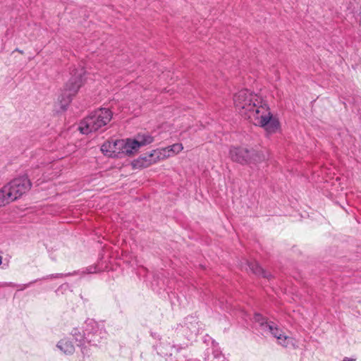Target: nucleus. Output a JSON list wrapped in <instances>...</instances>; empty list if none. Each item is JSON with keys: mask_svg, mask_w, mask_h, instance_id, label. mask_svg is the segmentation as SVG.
<instances>
[{"mask_svg": "<svg viewBox=\"0 0 361 361\" xmlns=\"http://www.w3.org/2000/svg\"><path fill=\"white\" fill-rule=\"evenodd\" d=\"M71 335L77 345L81 348V352L84 355H89L85 343L92 346H99L107 338V333L104 325L90 319L85 321V326L82 328H73Z\"/></svg>", "mask_w": 361, "mask_h": 361, "instance_id": "nucleus-1", "label": "nucleus"}, {"mask_svg": "<svg viewBox=\"0 0 361 361\" xmlns=\"http://www.w3.org/2000/svg\"><path fill=\"white\" fill-rule=\"evenodd\" d=\"M150 335L154 339L156 340L155 342H161V341H163L166 338L161 336L159 334H158L157 332H153V331H151L150 332Z\"/></svg>", "mask_w": 361, "mask_h": 361, "instance_id": "nucleus-31", "label": "nucleus"}, {"mask_svg": "<svg viewBox=\"0 0 361 361\" xmlns=\"http://www.w3.org/2000/svg\"><path fill=\"white\" fill-rule=\"evenodd\" d=\"M229 156L233 161L240 164H257L266 159L262 152L244 147H231Z\"/></svg>", "mask_w": 361, "mask_h": 361, "instance_id": "nucleus-4", "label": "nucleus"}, {"mask_svg": "<svg viewBox=\"0 0 361 361\" xmlns=\"http://www.w3.org/2000/svg\"><path fill=\"white\" fill-rule=\"evenodd\" d=\"M135 140L139 143L140 147H143L151 144L154 141V137L149 133L137 134Z\"/></svg>", "mask_w": 361, "mask_h": 361, "instance_id": "nucleus-20", "label": "nucleus"}, {"mask_svg": "<svg viewBox=\"0 0 361 361\" xmlns=\"http://www.w3.org/2000/svg\"><path fill=\"white\" fill-rule=\"evenodd\" d=\"M259 126L262 128L267 133L274 134L279 131L281 128L279 119L269 111L267 113L262 112L258 117Z\"/></svg>", "mask_w": 361, "mask_h": 361, "instance_id": "nucleus-7", "label": "nucleus"}, {"mask_svg": "<svg viewBox=\"0 0 361 361\" xmlns=\"http://www.w3.org/2000/svg\"><path fill=\"white\" fill-rule=\"evenodd\" d=\"M101 151L106 156H109L111 153V143L109 141L104 142L101 146Z\"/></svg>", "mask_w": 361, "mask_h": 361, "instance_id": "nucleus-27", "label": "nucleus"}, {"mask_svg": "<svg viewBox=\"0 0 361 361\" xmlns=\"http://www.w3.org/2000/svg\"><path fill=\"white\" fill-rule=\"evenodd\" d=\"M2 259H3L2 256L0 255V265H1V264H2Z\"/></svg>", "mask_w": 361, "mask_h": 361, "instance_id": "nucleus-36", "label": "nucleus"}, {"mask_svg": "<svg viewBox=\"0 0 361 361\" xmlns=\"http://www.w3.org/2000/svg\"><path fill=\"white\" fill-rule=\"evenodd\" d=\"M253 321L259 325L260 330L264 332L267 331V328L271 322L268 321V319L259 312H255L253 315Z\"/></svg>", "mask_w": 361, "mask_h": 361, "instance_id": "nucleus-18", "label": "nucleus"}, {"mask_svg": "<svg viewBox=\"0 0 361 361\" xmlns=\"http://www.w3.org/2000/svg\"><path fill=\"white\" fill-rule=\"evenodd\" d=\"M342 361H355V359H353V358H350V357H345L343 359Z\"/></svg>", "mask_w": 361, "mask_h": 361, "instance_id": "nucleus-33", "label": "nucleus"}, {"mask_svg": "<svg viewBox=\"0 0 361 361\" xmlns=\"http://www.w3.org/2000/svg\"><path fill=\"white\" fill-rule=\"evenodd\" d=\"M112 118L113 112L109 109L97 108L80 121L78 130L83 135L97 132L106 126Z\"/></svg>", "mask_w": 361, "mask_h": 361, "instance_id": "nucleus-3", "label": "nucleus"}, {"mask_svg": "<svg viewBox=\"0 0 361 361\" xmlns=\"http://www.w3.org/2000/svg\"><path fill=\"white\" fill-rule=\"evenodd\" d=\"M245 264L249 269L257 276H260L268 280H271L274 278L271 273L264 269L257 261L246 260Z\"/></svg>", "mask_w": 361, "mask_h": 361, "instance_id": "nucleus-9", "label": "nucleus"}, {"mask_svg": "<svg viewBox=\"0 0 361 361\" xmlns=\"http://www.w3.org/2000/svg\"><path fill=\"white\" fill-rule=\"evenodd\" d=\"M328 183H331V189L329 191L331 196H336L338 195H340L339 190L341 191H343V185L345 182H337V183L334 182H327Z\"/></svg>", "mask_w": 361, "mask_h": 361, "instance_id": "nucleus-22", "label": "nucleus"}, {"mask_svg": "<svg viewBox=\"0 0 361 361\" xmlns=\"http://www.w3.org/2000/svg\"><path fill=\"white\" fill-rule=\"evenodd\" d=\"M174 344L171 345V343L165 338L161 342H155L153 343L152 348L155 350L158 355L160 357H168L171 355V352L175 348Z\"/></svg>", "mask_w": 361, "mask_h": 361, "instance_id": "nucleus-10", "label": "nucleus"}, {"mask_svg": "<svg viewBox=\"0 0 361 361\" xmlns=\"http://www.w3.org/2000/svg\"><path fill=\"white\" fill-rule=\"evenodd\" d=\"M236 107L247 111H254L259 101L257 94L250 92L247 89H243L235 94L233 97Z\"/></svg>", "mask_w": 361, "mask_h": 361, "instance_id": "nucleus-6", "label": "nucleus"}, {"mask_svg": "<svg viewBox=\"0 0 361 361\" xmlns=\"http://www.w3.org/2000/svg\"><path fill=\"white\" fill-rule=\"evenodd\" d=\"M153 158L151 157V152H148L141 154L137 159H134L132 163V167L135 169L146 168L154 164Z\"/></svg>", "mask_w": 361, "mask_h": 361, "instance_id": "nucleus-12", "label": "nucleus"}, {"mask_svg": "<svg viewBox=\"0 0 361 361\" xmlns=\"http://www.w3.org/2000/svg\"><path fill=\"white\" fill-rule=\"evenodd\" d=\"M150 152L151 157L153 158L152 161H154V164L160 160H163L171 157L170 152L169 151V149H167V147L165 148L153 149L150 151Z\"/></svg>", "mask_w": 361, "mask_h": 361, "instance_id": "nucleus-17", "label": "nucleus"}, {"mask_svg": "<svg viewBox=\"0 0 361 361\" xmlns=\"http://www.w3.org/2000/svg\"><path fill=\"white\" fill-rule=\"evenodd\" d=\"M97 268L96 266H90V267H88L85 269V271H82L81 273L82 274H93V273H97Z\"/></svg>", "mask_w": 361, "mask_h": 361, "instance_id": "nucleus-30", "label": "nucleus"}, {"mask_svg": "<svg viewBox=\"0 0 361 361\" xmlns=\"http://www.w3.org/2000/svg\"><path fill=\"white\" fill-rule=\"evenodd\" d=\"M184 324L188 326L190 330V336H197L200 334L201 327L196 316L189 315L184 318Z\"/></svg>", "mask_w": 361, "mask_h": 361, "instance_id": "nucleus-13", "label": "nucleus"}, {"mask_svg": "<svg viewBox=\"0 0 361 361\" xmlns=\"http://www.w3.org/2000/svg\"><path fill=\"white\" fill-rule=\"evenodd\" d=\"M267 331L275 337L278 340L279 343L283 347H288L290 342H292L291 338L285 336L283 331L274 322H271L266 332Z\"/></svg>", "mask_w": 361, "mask_h": 361, "instance_id": "nucleus-8", "label": "nucleus"}, {"mask_svg": "<svg viewBox=\"0 0 361 361\" xmlns=\"http://www.w3.org/2000/svg\"><path fill=\"white\" fill-rule=\"evenodd\" d=\"M335 180H336V181L340 180V178L339 177H336Z\"/></svg>", "mask_w": 361, "mask_h": 361, "instance_id": "nucleus-38", "label": "nucleus"}, {"mask_svg": "<svg viewBox=\"0 0 361 361\" xmlns=\"http://www.w3.org/2000/svg\"><path fill=\"white\" fill-rule=\"evenodd\" d=\"M56 347L66 355H72L75 352V346L69 338L60 340Z\"/></svg>", "mask_w": 361, "mask_h": 361, "instance_id": "nucleus-15", "label": "nucleus"}, {"mask_svg": "<svg viewBox=\"0 0 361 361\" xmlns=\"http://www.w3.org/2000/svg\"><path fill=\"white\" fill-rule=\"evenodd\" d=\"M203 342L206 343L207 345H211V347L209 348L211 352L214 348H220V347L219 346V343L208 334H206L205 336H203Z\"/></svg>", "mask_w": 361, "mask_h": 361, "instance_id": "nucleus-24", "label": "nucleus"}, {"mask_svg": "<svg viewBox=\"0 0 361 361\" xmlns=\"http://www.w3.org/2000/svg\"><path fill=\"white\" fill-rule=\"evenodd\" d=\"M71 77L66 82L58 101L60 110L58 112L66 111L73 97L86 82V71L82 68H74L71 71Z\"/></svg>", "mask_w": 361, "mask_h": 361, "instance_id": "nucleus-2", "label": "nucleus"}, {"mask_svg": "<svg viewBox=\"0 0 361 361\" xmlns=\"http://www.w3.org/2000/svg\"><path fill=\"white\" fill-rule=\"evenodd\" d=\"M261 109L264 110L267 113L270 111L269 106L267 103H262L259 102V104L257 105V107L255 109L254 111L256 114H259Z\"/></svg>", "mask_w": 361, "mask_h": 361, "instance_id": "nucleus-26", "label": "nucleus"}, {"mask_svg": "<svg viewBox=\"0 0 361 361\" xmlns=\"http://www.w3.org/2000/svg\"><path fill=\"white\" fill-rule=\"evenodd\" d=\"M186 361H200V360L195 359V360H188Z\"/></svg>", "mask_w": 361, "mask_h": 361, "instance_id": "nucleus-37", "label": "nucleus"}, {"mask_svg": "<svg viewBox=\"0 0 361 361\" xmlns=\"http://www.w3.org/2000/svg\"><path fill=\"white\" fill-rule=\"evenodd\" d=\"M15 51H18V52H20V53H21V54H23V51L22 50H20V49H18V48H17V49H16V50H15Z\"/></svg>", "mask_w": 361, "mask_h": 361, "instance_id": "nucleus-35", "label": "nucleus"}, {"mask_svg": "<svg viewBox=\"0 0 361 361\" xmlns=\"http://www.w3.org/2000/svg\"><path fill=\"white\" fill-rule=\"evenodd\" d=\"M11 180H31L30 176L27 171L24 172L23 173H20L18 178H14Z\"/></svg>", "mask_w": 361, "mask_h": 361, "instance_id": "nucleus-29", "label": "nucleus"}, {"mask_svg": "<svg viewBox=\"0 0 361 361\" xmlns=\"http://www.w3.org/2000/svg\"><path fill=\"white\" fill-rule=\"evenodd\" d=\"M71 289V286L69 285V283H64L63 284H61L56 290V295H59V294H63L66 291L68 290Z\"/></svg>", "mask_w": 361, "mask_h": 361, "instance_id": "nucleus-28", "label": "nucleus"}, {"mask_svg": "<svg viewBox=\"0 0 361 361\" xmlns=\"http://www.w3.org/2000/svg\"><path fill=\"white\" fill-rule=\"evenodd\" d=\"M167 149H169V151L170 152L171 157L179 153L180 151L183 150V147L181 143H175L172 145L168 146Z\"/></svg>", "mask_w": 361, "mask_h": 361, "instance_id": "nucleus-25", "label": "nucleus"}, {"mask_svg": "<svg viewBox=\"0 0 361 361\" xmlns=\"http://www.w3.org/2000/svg\"><path fill=\"white\" fill-rule=\"evenodd\" d=\"M140 148L139 143L135 140V138H127L123 140L122 143V151L123 158L125 157H130L136 153Z\"/></svg>", "mask_w": 361, "mask_h": 361, "instance_id": "nucleus-11", "label": "nucleus"}, {"mask_svg": "<svg viewBox=\"0 0 361 361\" xmlns=\"http://www.w3.org/2000/svg\"><path fill=\"white\" fill-rule=\"evenodd\" d=\"M183 346H181V347H180V348H178L177 349V350H179V349H180V348H185V346H188V343H183Z\"/></svg>", "mask_w": 361, "mask_h": 361, "instance_id": "nucleus-34", "label": "nucleus"}, {"mask_svg": "<svg viewBox=\"0 0 361 361\" xmlns=\"http://www.w3.org/2000/svg\"><path fill=\"white\" fill-rule=\"evenodd\" d=\"M165 358V361H178L176 359L172 357V352H171V355L168 357H164Z\"/></svg>", "mask_w": 361, "mask_h": 361, "instance_id": "nucleus-32", "label": "nucleus"}, {"mask_svg": "<svg viewBox=\"0 0 361 361\" xmlns=\"http://www.w3.org/2000/svg\"><path fill=\"white\" fill-rule=\"evenodd\" d=\"M80 273V271L79 270L78 271H74L73 272H68V273H66V274H49V275H47L45 277H43L42 279L43 280H46V279H59V278H62V277H65V276H75V275H78Z\"/></svg>", "mask_w": 361, "mask_h": 361, "instance_id": "nucleus-23", "label": "nucleus"}, {"mask_svg": "<svg viewBox=\"0 0 361 361\" xmlns=\"http://www.w3.org/2000/svg\"><path fill=\"white\" fill-rule=\"evenodd\" d=\"M109 142L111 143V153L109 154V157L123 158V154H121L123 140H109Z\"/></svg>", "mask_w": 361, "mask_h": 361, "instance_id": "nucleus-16", "label": "nucleus"}, {"mask_svg": "<svg viewBox=\"0 0 361 361\" xmlns=\"http://www.w3.org/2000/svg\"><path fill=\"white\" fill-rule=\"evenodd\" d=\"M39 280V279H35L34 281H30V282H29L27 283H25V284H17V283H13V282H3V283H0V287H1V288L8 287V286L18 287L19 289L18 290V291L23 290L25 288H29L30 286H31L32 284H34L35 283H36Z\"/></svg>", "mask_w": 361, "mask_h": 361, "instance_id": "nucleus-21", "label": "nucleus"}, {"mask_svg": "<svg viewBox=\"0 0 361 361\" xmlns=\"http://www.w3.org/2000/svg\"><path fill=\"white\" fill-rule=\"evenodd\" d=\"M175 333L178 340L185 338L188 341H192L196 338V336L195 335H192V336L188 335L190 333V330L188 329V326L184 324V321L183 323L177 325Z\"/></svg>", "mask_w": 361, "mask_h": 361, "instance_id": "nucleus-14", "label": "nucleus"}, {"mask_svg": "<svg viewBox=\"0 0 361 361\" xmlns=\"http://www.w3.org/2000/svg\"><path fill=\"white\" fill-rule=\"evenodd\" d=\"M32 182H7L0 189V207H4L20 198L32 187Z\"/></svg>", "mask_w": 361, "mask_h": 361, "instance_id": "nucleus-5", "label": "nucleus"}, {"mask_svg": "<svg viewBox=\"0 0 361 361\" xmlns=\"http://www.w3.org/2000/svg\"><path fill=\"white\" fill-rule=\"evenodd\" d=\"M209 351L210 348H207V355L205 357V361H227L220 348H214L211 353Z\"/></svg>", "mask_w": 361, "mask_h": 361, "instance_id": "nucleus-19", "label": "nucleus"}]
</instances>
